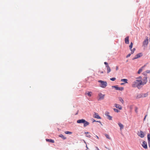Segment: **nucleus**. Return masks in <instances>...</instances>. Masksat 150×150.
I'll use <instances>...</instances> for the list:
<instances>
[{"label": "nucleus", "instance_id": "1", "mask_svg": "<svg viewBox=\"0 0 150 150\" xmlns=\"http://www.w3.org/2000/svg\"><path fill=\"white\" fill-rule=\"evenodd\" d=\"M140 80H136L135 81L133 82L132 84V86L133 87H137L138 88H139L140 85L142 84H140Z\"/></svg>", "mask_w": 150, "mask_h": 150}, {"label": "nucleus", "instance_id": "2", "mask_svg": "<svg viewBox=\"0 0 150 150\" xmlns=\"http://www.w3.org/2000/svg\"><path fill=\"white\" fill-rule=\"evenodd\" d=\"M98 82L100 83V86L103 88H105L107 85V83L106 81H103L101 80H98Z\"/></svg>", "mask_w": 150, "mask_h": 150}, {"label": "nucleus", "instance_id": "3", "mask_svg": "<svg viewBox=\"0 0 150 150\" xmlns=\"http://www.w3.org/2000/svg\"><path fill=\"white\" fill-rule=\"evenodd\" d=\"M105 96V94H102L101 93H99L98 95V100H103L104 99Z\"/></svg>", "mask_w": 150, "mask_h": 150}, {"label": "nucleus", "instance_id": "4", "mask_svg": "<svg viewBox=\"0 0 150 150\" xmlns=\"http://www.w3.org/2000/svg\"><path fill=\"white\" fill-rule=\"evenodd\" d=\"M147 82V78L146 77H144L143 80L142 81L140 80V84H142V85H144Z\"/></svg>", "mask_w": 150, "mask_h": 150}, {"label": "nucleus", "instance_id": "5", "mask_svg": "<svg viewBox=\"0 0 150 150\" xmlns=\"http://www.w3.org/2000/svg\"><path fill=\"white\" fill-rule=\"evenodd\" d=\"M147 95V94H139L137 95L136 97V98L137 99H138L142 97H145Z\"/></svg>", "mask_w": 150, "mask_h": 150}, {"label": "nucleus", "instance_id": "6", "mask_svg": "<svg viewBox=\"0 0 150 150\" xmlns=\"http://www.w3.org/2000/svg\"><path fill=\"white\" fill-rule=\"evenodd\" d=\"M112 87L115 88L116 90H117L122 91L124 89V88L123 87H119L117 86H112Z\"/></svg>", "mask_w": 150, "mask_h": 150}, {"label": "nucleus", "instance_id": "7", "mask_svg": "<svg viewBox=\"0 0 150 150\" xmlns=\"http://www.w3.org/2000/svg\"><path fill=\"white\" fill-rule=\"evenodd\" d=\"M142 53H138V54H136L135 55V57H134V58H133L132 59L133 60H134V59H137L139 57H141V56H142Z\"/></svg>", "mask_w": 150, "mask_h": 150}, {"label": "nucleus", "instance_id": "8", "mask_svg": "<svg viewBox=\"0 0 150 150\" xmlns=\"http://www.w3.org/2000/svg\"><path fill=\"white\" fill-rule=\"evenodd\" d=\"M142 146L145 149L147 148V144L145 141H143L142 142Z\"/></svg>", "mask_w": 150, "mask_h": 150}, {"label": "nucleus", "instance_id": "9", "mask_svg": "<svg viewBox=\"0 0 150 150\" xmlns=\"http://www.w3.org/2000/svg\"><path fill=\"white\" fill-rule=\"evenodd\" d=\"M148 43V39L145 40L143 42V46L145 47L147 46Z\"/></svg>", "mask_w": 150, "mask_h": 150}, {"label": "nucleus", "instance_id": "10", "mask_svg": "<svg viewBox=\"0 0 150 150\" xmlns=\"http://www.w3.org/2000/svg\"><path fill=\"white\" fill-rule=\"evenodd\" d=\"M115 105L117 108H118L120 110H122V107L120 105L117 104H115Z\"/></svg>", "mask_w": 150, "mask_h": 150}, {"label": "nucleus", "instance_id": "11", "mask_svg": "<svg viewBox=\"0 0 150 150\" xmlns=\"http://www.w3.org/2000/svg\"><path fill=\"white\" fill-rule=\"evenodd\" d=\"M85 120L83 119L79 120H77V122L78 123H83L85 122Z\"/></svg>", "mask_w": 150, "mask_h": 150}, {"label": "nucleus", "instance_id": "12", "mask_svg": "<svg viewBox=\"0 0 150 150\" xmlns=\"http://www.w3.org/2000/svg\"><path fill=\"white\" fill-rule=\"evenodd\" d=\"M138 135L141 138H143L144 137V134L143 132L140 131V133H139V134Z\"/></svg>", "mask_w": 150, "mask_h": 150}, {"label": "nucleus", "instance_id": "13", "mask_svg": "<svg viewBox=\"0 0 150 150\" xmlns=\"http://www.w3.org/2000/svg\"><path fill=\"white\" fill-rule=\"evenodd\" d=\"M129 36L126 37L125 39V42L126 44H128L129 43Z\"/></svg>", "mask_w": 150, "mask_h": 150}, {"label": "nucleus", "instance_id": "14", "mask_svg": "<svg viewBox=\"0 0 150 150\" xmlns=\"http://www.w3.org/2000/svg\"><path fill=\"white\" fill-rule=\"evenodd\" d=\"M94 117L98 119H101L100 117L98 115V114L96 113H95Z\"/></svg>", "mask_w": 150, "mask_h": 150}, {"label": "nucleus", "instance_id": "15", "mask_svg": "<svg viewBox=\"0 0 150 150\" xmlns=\"http://www.w3.org/2000/svg\"><path fill=\"white\" fill-rule=\"evenodd\" d=\"M106 67L107 68V73L108 74L110 72L111 70L109 65H107Z\"/></svg>", "mask_w": 150, "mask_h": 150}, {"label": "nucleus", "instance_id": "16", "mask_svg": "<svg viewBox=\"0 0 150 150\" xmlns=\"http://www.w3.org/2000/svg\"><path fill=\"white\" fill-rule=\"evenodd\" d=\"M89 124V122L85 120V122L83 123V126L84 127H86Z\"/></svg>", "mask_w": 150, "mask_h": 150}, {"label": "nucleus", "instance_id": "17", "mask_svg": "<svg viewBox=\"0 0 150 150\" xmlns=\"http://www.w3.org/2000/svg\"><path fill=\"white\" fill-rule=\"evenodd\" d=\"M118 125L120 127V129L121 130L123 128L124 126L121 123H120V122H119L118 123Z\"/></svg>", "mask_w": 150, "mask_h": 150}, {"label": "nucleus", "instance_id": "18", "mask_svg": "<svg viewBox=\"0 0 150 150\" xmlns=\"http://www.w3.org/2000/svg\"><path fill=\"white\" fill-rule=\"evenodd\" d=\"M46 140L47 142H49L52 143H54V141L52 139H46Z\"/></svg>", "mask_w": 150, "mask_h": 150}, {"label": "nucleus", "instance_id": "19", "mask_svg": "<svg viewBox=\"0 0 150 150\" xmlns=\"http://www.w3.org/2000/svg\"><path fill=\"white\" fill-rule=\"evenodd\" d=\"M59 137L62 138L63 139H66V137H65L63 135L60 134L59 135Z\"/></svg>", "mask_w": 150, "mask_h": 150}, {"label": "nucleus", "instance_id": "20", "mask_svg": "<svg viewBox=\"0 0 150 150\" xmlns=\"http://www.w3.org/2000/svg\"><path fill=\"white\" fill-rule=\"evenodd\" d=\"M121 81L124 82L125 83H127V80L126 79H123L121 80Z\"/></svg>", "mask_w": 150, "mask_h": 150}, {"label": "nucleus", "instance_id": "21", "mask_svg": "<svg viewBox=\"0 0 150 150\" xmlns=\"http://www.w3.org/2000/svg\"><path fill=\"white\" fill-rule=\"evenodd\" d=\"M119 101L122 103L123 104L124 101L123 99L121 97H119L118 98Z\"/></svg>", "mask_w": 150, "mask_h": 150}, {"label": "nucleus", "instance_id": "22", "mask_svg": "<svg viewBox=\"0 0 150 150\" xmlns=\"http://www.w3.org/2000/svg\"><path fill=\"white\" fill-rule=\"evenodd\" d=\"M105 136L108 139H111V138L110 137L109 135H108L107 134H105Z\"/></svg>", "mask_w": 150, "mask_h": 150}, {"label": "nucleus", "instance_id": "23", "mask_svg": "<svg viewBox=\"0 0 150 150\" xmlns=\"http://www.w3.org/2000/svg\"><path fill=\"white\" fill-rule=\"evenodd\" d=\"M64 132L66 134H71L72 133L71 132L68 131H65Z\"/></svg>", "mask_w": 150, "mask_h": 150}, {"label": "nucleus", "instance_id": "24", "mask_svg": "<svg viewBox=\"0 0 150 150\" xmlns=\"http://www.w3.org/2000/svg\"><path fill=\"white\" fill-rule=\"evenodd\" d=\"M85 134H86V137H89V138H90L91 137V136L90 134H89V133L88 132H85Z\"/></svg>", "mask_w": 150, "mask_h": 150}, {"label": "nucleus", "instance_id": "25", "mask_svg": "<svg viewBox=\"0 0 150 150\" xmlns=\"http://www.w3.org/2000/svg\"><path fill=\"white\" fill-rule=\"evenodd\" d=\"M92 92H88V93H87V94L88 95V96L89 97H91V94H92Z\"/></svg>", "mask_w": 150, "mask_h": 150}, {"label": "nucleus", "instance_id": "26", "mask_svg": "<svg viewBox=\"0 0 150 150\" xmlns=\"http://www.w3.org/2000/svg\"><path fill=\"white\" fill-rule=\"evenodd\" d=\"M133 45V43L132 42H131L130 43V44L129 46V47L130 50H131L132 49V48Z\"/></svg>", "mask_w": 150, "mask_h": 150}, {"label": "nucleus", "instance_id": "27", "mask_svg": "<svg viewBox=\"0 0 150 150\" xmlns=\"http://www.w3.org/2000/svg\"><path fill=\"white\" fill-rule=\"evenodd\" d=\"M105 115L107 117L109 115V112H108L106 111L105 112Z\"/></svg>", "mask_w": 150, "mask_h": 150}, {"label": "nucleus", "instance_id": "28", "mask_svg": "<svg viewBox=\"0 0 150 150\" xmlns=\"http://www.w3.org/2000/svg\"><path fill=\"white\" fill-rule=\"evenodd\" d=\"M142 71V68H141L139 69L138 70L137 73L138 74H140Z\"/></svg>", "mask_w": 150, "mask_h": 150}, {"label": "nucleus", "instance_id": "29", "mask_svg": "<svg viewBox=\"0 0 150 150\" xmlns=\"http://www.w3.org/2000/svg\"><path fill=\"white\" fill-rule=\"evenodd\" d=\"M112 117L109 115L107 116V118L110 120H112Z\"/></svg>", "mask_w": 150, "mask_h": 150}, {"label": "nucleus", "instance_id": "30", "mask_svg": "<svg viewBox=\"0 0 150 150\" xmlns=\"http://www.w3.org/2000/svg\"><path fill=\"white\" fill-rule=\"evenodd\" d=\"M148 141H150V134H148L147 135Z\"/></svg>", "mask_w": 150, "mask_h": 150}, {"label": "nucleus", "instance_id": "31", "mask_svg": "<svg viewBox=\"0 0 150 150\" xmlns=\"http://www.w3.org/2000/svg\"><path fill=\"white\" fill-rule=\"evenodd\" d=\"M135 50V48H133V49H132V50L131 49V54H133L134 53V51Z\"/></svg>", "mask_w": 150, "mask_h": 150}, {"label": "nucleus", "instance_id": "32", "mask_svg": "<svg viewBox=\"0 0 150 150\" xmlns=\"http://www.w3.org/2000/svg\"><path fill=\"white\" fill-rule=\"evenodd\" d=\"M113 110L115 112H118L119 111L116 108H114Z\"/></svg>", "mask_w": 150, "mask_h": 150}, {"label": "nucleus", "instance_id": "33", "mask_svg": "<svg viewBox=\"0 0 150 150\" xmlns=\"http://www.w3.org/2000/svg\"><path fill=\"white\" fill-rule=\"evenodd\" d=\"M116 78L114 77L110 79V80L112 81H114L116 80Z\"/></svg>", "mask_w": 150, "mask_h": 150}, {"label": "nucleus", "instance_id": "34", "mask_svg": "<svg viewBox=\"0 0 150 150\" xmlns=\"http://www.w3.org/2000/svg\"><path fill=\"white\" fill-rule=\"evenodd\" d=\"M137 80H141L142 77L141 76H139L136 78Z\"/></svg>", "mask_w": 150, "mask_h": 150}, {"label": "nucleus", "instance_id": "35", "mask_svg": "<svg viewBox=\"0 0 150 150\" xmlns=\"http://www.w3.org/2000/svg\"><path fill=\"white\" fill-rule=\"evenodd\" d=\"M104 64H105V65H106V66H105L106 67H107V65H108V63H107V62H104Z\"/></svg>", "mask_w": 150, "mask_h": 150}, {"label": "nucleus", "instance_id": "36", "mask_svg": "<svg viewBox=\"0 0 150 150\" xmlns=\"http://www.w3.org/2000/svg\"><path fill=\"white\" fill-rule=\"evenodd\" d=\"M137 110H138V108H137V107H135V111L137 113L138 112Z\"/></svg>", "mask_w": 150, "mask_h": 150}, {"label": "nucleus", "instance_id": "37", "mask_svg": "<svg viewBox=\"0 0 150 150\" xmlns=\"http://www.w3.org/2000/svg\"><path fill=\"white\" fill-rule=\"evenodd\" d=\"M131 55V54H129L126 56L127 58H128Z\"/></svg>", "mask_w": 150, "mask_h": 150}, {"label": "nucleus", "instance_id": "38", "mask_svg": "<svg viewBox=\"0 0 150 150\" xmlns=\"http://www.w3.org/2000/svg\"><path fill=\"white\" fill-rule=\"evenodd\" d=\"M116 70H117V71L118 70V67L117 66L116 67Z\"/></svg>", "mask_w": 150, "mask_h": 150}, {"label": "nucleus", "instance_id": "39", "mask_svg": "<svg viewBox=\"0 0 150 150\" xmlns=\"http://www.w3.org/2000/svg\"><path fill=\"white\" fill-rule=\"evenodd\" d=\"M149 146V147L150 148V141L148 142Z\"/></svg>", "mask_w": 150, "mask_h": 150}, {"label": "nucleus", "instance_id": "40", "mask_svg": "<svg viewBox=\"0 0 150 150\" xmlns=\"http://www.w3.org/2000/svg\"><path fill=\"white\" fill-rule=\"evenodd\" d=\"M146 72L147 73H150V71H149V70L146 71Z\"/></svg>", "mask_w": 150, "mask_h": 150}, {"label": "nucleus", "instance_id": "41", "mask_svg": "<svg viewBox=\"0 0 150 150\" xmlns=\"http://www.w3.org/2000/svg\"><path fill=\"white\" fill-rule=\"evenodd\" d=\"M99 72L100 73H103V71H99Z\"/></svg>", "mask_w": 150, "mask_h": 150}, {"label": "nucleus", "instance_id": "42", "mask_svg": "<svg viewBox=\"0 0 150 150\" xmlns=\"http://www.w3.org/2000/svg\"><path fill=\"white\" fill-rule=\"evenodd\" d=\"M96 138H97L98 139H99V137H98L96 135Z\"/></svg>", "mask_w": 150, "mask_h": 150}, {"label": "nucleus", "instance_id": "43", "mask_svg": "<svg viewBox=\"0 0 150 150\" xmlns=\"http://www.w3.org/2000/svg\"><path fill=\"white\" fill-rule=\"evenodd\" d=\"M96 122H98L99 123H101V122L100 121H97Z\"/></svg>", "mask_w": 150, "mask_h": 150}, {"label": "nucleus", "instance_id": "44", "mask_svg": "<svg viewBox=\"0 0 150 150\" xmlns=\"http://www.w3.org/2000/svg\"><path fill=\"white\" fill-rule=\"evenodd\" d=\"M124 84H125V83H122L121 84V85H124Z\"/></svg>", "mask_w": 150, "mask_h": 150}, {"label": "nucleus", "instance_id": "45", "mask_svg": "<svg viewBox=\"0 0 150 150\" xmlns=\"http://www.w3.org/2000/svg\"><path fill=\"white\" fill-rule=\"evenodd\" d=\"M146 116H147V115H146L145 116V117H144V120L145 119V118H146Z\"/></svg>", "mask_w": 150, "mask_h": 150}, {"label": "nucleus", "instance_id": "46", "mask_svg": "<svg viewBox=\"0 0 150 150\" xmlns=\"http://www.w3.org/2000/svg\"><path fill=\"white\" fill-rule=\"evenodd\" d=\"M96 148H97V150H100L97 147H96Z\"/></svg>", "mask_w": 150, "mask_h": 150}, {"label": "nucleus", "instance_id": "47", "mask_svg": "<svg viewBox=\"0 0 150 150\" xmlns=\"http://www.w3.org/2000/svg\"><path fill=\"white\" fill-rule=\"evenodd\" d=\"M97 121H96L95 120H94L93 121V122H96Z\"/></svg>", "mask_w": 150, "mask_h": 150}]
</instances>
